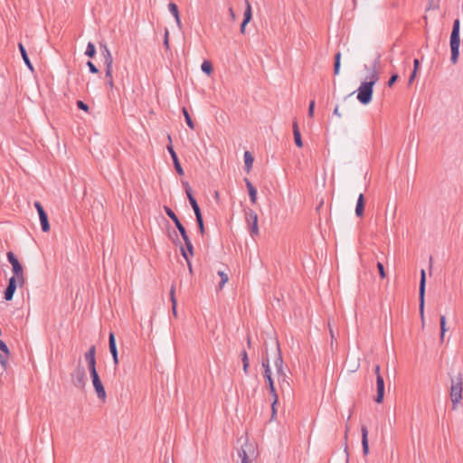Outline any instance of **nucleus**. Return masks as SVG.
<instances>
[{"label":"nucleus","mask_w":463,"mask_h":463,"mask_svg":"<svg viewBox=\"0 0 463 463\" xmlns=\"http://www.w3.org/2000/svg\"><path fill=\"white\" fill-rule=\"evenodd\" d=\"M451 385L449 396L453 406L455 407L458 403L460 402L462 399V391H463V377L462 373H458L456 376L451 377Z\"/></svg>","instance_id":"f257e3e1"},{"label":"nucleus","mask_w":463,"mask_h":463,"mask_svg":"<svg viewBox=\"0 0 463 463\" xmlns=\"http://www.w3.org/2000/svg\"><path fill=\"white\" fill-rule=\"evenodd\" d=\"M6 257L7 260L12 265V271L14 273V277L17 278L19 286L23 287L25 283L23 265L20 263L14 253L12 251H8L6 253Z\"/></svg>","instance_id":"f03ea898"},{"label":"nucleus","mask_w":463,"mask_h":463,"mask_svg":"<svg viewBox=\"0 0 463 463\" xmlns=\"http://www.w3.org/2000/svg\"><path fill=\"white\" fill-rule=\"evenodd\" d=\"M373 87L371 83L363 81L357 90V99L363 105H368L373 99Z\"/></svg>","instance_id":"7ed1b4c3"},{"label":"nucleus","mask_w":463,"mask_h":463,"mask_svg":"<svg viewBox=\"0 0 463 463\" xmlns=\"http://www.w3.org/2000/svg\"><path fill=\"white\" fill-rule=\"evenodd\" d=\"M425 290H426V273L424 269L420 270V279L419 286V309L422 325H424V305H425Z\"/></svg>","instance_id":"20e7f679"},{"label":"nucleus","mask_w":463,"mask_h":463,"mask_svg":"<svg viewBox=\"0 0 463 463\" xmlns=\"http://www.w3.org/2000/svg\"><path fill=\"white\" fill-rule=\"evenodd\" d=\"M71 376V382L75 387L80 389L84 388L86 384V372L80 364H78Z\"/></svg>","instance_id":"39448f33"},{"label":"nucleus","mask_w":463,"mask_h":463,"mask_svg":"<svg viewBox=\"0 0 463 463\" xmlns=\"http://www.w3.org/2000/svg\"><path fill=\"white\" fill-rule=\"evenodd\" d=\"M245 219L248 223L250 235L256 236L259 234L258 227V215L255 211L248 209L245 211Z\"/></svg>","instance_id":"423d86ee"},{"label":"nucleus","mask_w":463,"mask_h":463,"mask_svg":"<svg viewBox=\"0 0 463 463\" xmlns=\"http://www.w3.org/2000/svg\"><path fill=\"white\" fill-rule=\"evenodd\" d=\"M90 378H91V381H92V384H93V387H94V390L97 393V396L99 400H101L102 402H105L106 400V391H105V388L103 386V383L100 380V377L98 373V372H91L90 373Z\"/></svg>","instance_id":"0eeeda50"},{"label":"nucleus","mask_w":463,"mask_h":463,"mask_svg":"<svg viewBox=\"0 0 463 463\" xmlns=\"http://www.w3.org/2000/svg\"><path fill=\"white\" fill-rule=\"evenodd\" d=\"M449 45L451 51L450 61L453 64H456L459 57L460 34H450Z\"/></svg>","instance_id":"6e6552de"},{"label":"nucleus","mask_w":463,"mask_h":463,"mask_svg":"<svg viewBox=\"0 0 463 463\" xmlns=\"http://www.w3.org/2000/svg\"><path fill=\"white\" fill-rule=\"evenodd\" d=\"M33 205L38 212L43 232H48L50 231L51 227H50L47 213L45 212V210L43 209V207L40 202L35 201Z\"/></svg>","instance_id":"1a4fd4ad"},{"label":"nucleus","mask_w":463,"mask_h":463,"mask_svg":"<svg viewBox=\"0 0 463 463\" xmlns=\"http://www.w3.org/2000/svg\"><path fill=\"white\" fill-rule=\"evenodd\" d=\"M85 361L88 363L89 372H96V347L91 345L84 354Z\"/></svg>","instance_id":"9d476101"},{"label":"nucleus","mask_w":463,"mask_h":463,"mask_svg":"<svg viewBox=\"0 0 463 463\" xmlns=\"http://www.w3.org/2000/svg\"><path fill=\"white\" fill-rule=\"evenodd\" d=\"M168 140L170 143H172V139H171V137L168 135ZM167 148V151L169 152L171 157H172V160H173V164H174V166H175V169L176 171V173L179 175H184V169L179 162V159H178V156L172 146V144H169L167 145L166 146Z\"/></svg>","instance_id":"9b49d317"},{"label":"nucleus","mask_w":463,"mask_h":463,"mask_svg":"<svg viewBox=\"0 0 463 463\" xmlns=\"http://www.w3.org/2000/svg\"><path fill=\"white\" fill-rule=\"evenodd\" d=\"M17 285H19L17 278L14 276L11 277L8 280V285L4 292V298L6 301H10L13 299Z\"/></svg>","instance_id":"f8f14e48"},{"label":"nucleus","mask_w":463,"mask_h":463,"mask_svg":"<svg viewBox=\"0 0 463 463\" xmlns=\"http://www.w3.org/2000/svg\"><path fill=\"white\" fill-rule=\"evenodd\" d=\"M109 348L113 358V363L117 366L118 364V354L116 344V338L113 332L109 335Z\"/></svg>","instance_id":"ddd939ff"},{"label":"nucleus","mask_w":463,"mask_h":463,"mask_svg":"<svg viewBox=\"0 0 463 463\" xmlns=\"http://www.w3.org/2000/svg\"><path fill=\"white\" fill-rule=\"evenodd\" d=\"M376 389L377 394L374 398V402L382 403L384 398V380L381 374H378L376 378Z\"/></svg>","instance_id":"4468645a"},{"label":"nucleus","mask_w":463,"mask_h":463,"mask_svg":"<svg viewBox=\"0 0 463 463\" xmlns=\"http://www.w3.org/2000/svg\"><path fill=\"white\" fill-rule=\"evenodd\" d=\"M380 64V55L374 60L373 63V69L370 73V75L367 77L368 80H365L367 83H371V85L373 87L374 84L379 80V74L377 71V67Z\"/></svg>","instance_id":"2eb2a0df"},{"label":"nucleus","mask_w":463,"mask_h":463,"mask_svg":"<svg viewBox=\"0 0 463 463\" xmlns=\"http://www.w3.org/2000/svg\"><path fill=\"white\" fill-rule=\"evenodd\" d=\"M99 48L101 51V54L104 58L105 66L113 65V58H112L111 52H110L109 49L108 48L107 44L100 43Z\"/></svg>","instance_id":"dca6fc26"},{"label":"nucleus","mask_w":463,"mask_h":463,"mask_svg":"<svg viewBox=\"0 0 463 463\" xmlns=\"http://www.w3.org/2000/svg\"><path fill=\"white\" fill-rule=\"evenodd\" d=\"M18 48H19V51H20V53H21V56L23 58V61H24L26 67L31 71H34V68L29 59V56H28V53L26 52V49L24 47V45L22 43H18Z\"/></svg>","instance_id":"f3484780"},{"label":"nucleus","mask_w":463,"mask_h":463,"mask_svg":"<svg viewBox=\"0 0 463 463\" xmlns=\"http://www.w3.org/2000/svg\"><path fill=\"white\" fill-rule=\"evenodd\" d=\"M362 432V447L363 453L366 456L369 453V444H368V430L367 427L363 425L361 428Z\"/></svg>","instance_id":"a211bd4d"},{"label":"nucleus","mask_w":463,"mask_h":463,"mask_svg":"<svg viewBox=\"0 0 463 463\" xmlns=\"http://www.w3.org/2000/svg\"><path fill=\"white\" fill-rule=\"evenodd\" d=\"M293 128V136H294V141L298 147H303V141L301 137V133L298 125V122L295 120L292 124Z\"/></svg>","instance_id":"6ab92c4d"},{"label":"nucleus","mask_w":463,"mask_h":463,"mask_svg":"<svg viewBox=\"0 0 463 463\" xmlns=\"http://www.w3.org/2000/svg\"><path fill=\"white\" fill-rule=\"evenodd\" d=\"M365 199L364 194H360L356 202L355 214L357 217H362L364 213Z\"/></svg>","instance_id":"aec40b11"},{"label":"nucleus","mask_w":463,"mask_h":463,"mask_svg":"<svg viewBox=\"0 0 463 463\" xmlns=\"http://www.w3.org/2000/svg\"><path fill=\"white\" fill-rule=\"evenodd\" d=\"M244 182H245L246 187L249 192V196H250V202L252 203H256L257 189L255 188V186L251 184V182L248 178H244Z\"/></svg>","instance_id":"412c9836"},{"label":"nucleus","mask_w":463,"mask_h":463,"mask_svg":"<svg viewBox=\"0 0 463 463\" xmlns=\"http://www.w3.org/2000/svg\"><path fill=\"white\" fill-rule=\"evenodd\" d=\"M264 378L268 382V387H269L270 394L272 395L273 398H275V403H278L279 397H278V393H277V391L274 386V381L271 377V374H269V376H264Z\"/></svg>","instance_id":"4be33fe9"},{"label":"nucleus","mask_w":463,"mask_h":463,"mask_svg":"<svg viewBox=\"0 0 463 463\" xmlns=\"http://www.w3.org/2000/svg\"><path fill=\"white\" fill-rule=\"evenodd\" d=\"M254 157L250 151L244 153V169L247 173H250L252 168Z\"/></svg>","instance_id":"5701e85b"},{"label":"nucleus","mask_w":463,"mask_h":463,"mask_svg":"<svg viewBox=\"0 0 463 463\" xmlns=\"http://www.w3.org/2000/svg\"><path fill=\"white\" fill-rule=\"evenodd\" d=\"M245 5H246V8L244 11L242 21L244 22V24H248L252 19V9H251V5H250V3L249 2V0H245Z\"/></svg>","instance_id":"b1692460"},{"label":"nucleus","mask_w":463,"mask_h":463,"mask_svg":"<svg viewBox=\"0 0 463 463\" xmlns=\"http://www.w3.org/2000/svg\"><path fill=\"white\" fill-rule=\"evenodd\" d=\"M112 66H105V78L107 80V84L110 89L114 87L113 77H112Z\"/></svg>","instance_id":"393cba45"},{"label":"nucleus","mask_w":463,"mask_h":463,"mask_svg":"<svg viewBox=\"0 0 463 463\" xmlns=\"http://www.w3.org/2000/svg\"><path fill=\"white\" fill-rule=\"evenodd\" d=\"M175 285H172L171 287V289H170V300H171V303H172V310H173V314L175 317L177 316V312H176V298H175Z\"/></svg>","instance_id":"a878e982"},{"label":"nucleus","mask_w":463,"mask_h":463,"mask_svg":"<svg viewBox=\"0 0 463 463\" xmlns=\"http://www.w3.org/2000/svg\"><path fill=\"white\" fill-rule=\"evenodd\" d=\"M276 345H277V358L275 359V367L276 369L277 368H279V367H282L283 366V364H284V361H283V357H282V354H281V351H280V347H279V341H276Z\"/></svg>","instance_id":"bb28decb"},{"label":"nucleus","mask_w":463,"mask_h":463,"mask_svg":"<svg viewBox=\"0 0 463 463\" xmlns=\"http://www.w3.org/2000/svg\"><path fill=\"white\" fill-rule=\"evenodd\" d=\"M341 68V52H338L335 54L334 58V75H338Z\"/></svg>","instance_id":"cd10ccee"},{"label":"nucleus","mask_w":463,"mask_h":463,"mask_svg":"<svg viewBox=\"0 0 463 463\" xmlns=\"http://www.w3.org/2000/svg\"><path fill=\"white\" fill-rule=\"evenodd\" d=\"M240 355H241L242 365H243V372L247 374L248 369L250 366V363H249V357H248V354H247L246 350H242Z\"/></svg>","instance_id":"c85d7f7f"},{"label":"nucleus","mask_w":463,"mask_h":463,"mask_svg":"<svg viewBox=\"0 0 463 463\" xmlns=\"http://www.w3.org/2000/svg\"><path fill=\"white\" fill-rule=\"evenodd\" d=\"M439 324H440V341L443 342L445 333L448 331V328L446 326V324H447L446 317L444 315L440 316Z\"/></svg>","instance_id":"c756f323"},{"label":"nucleus","mask_w":463,"mask_h":463,"mask_svg":"<svg viewBox=\"0 0 463 463\" xmlns=\"http://www.w3.org/2000/svg\"><path fill=\"white\" fill-rule=\"evenodd\" d=\"M182 112H183V115H184V118H185V122H186L187 126H188L191 129H194V121L192 120L191 116H190V114H189V112H188L187 109L184 107V108L182 109Z\"/></svg>","instance_id":"7c9ffc66"},{"label":"nucleus","mask_w":463,"mask_h":463,"mask_svg":"<svg viewBox=\"0 0 463 463\" xmlns=\"http://www.w3.org/2000/svg\"><path fill=\"white\" fill-rule=\"evenodd\" d=\"M85 55H87L89 58H94L96 55V47L93 43L90 42L87 44V48L85 51Z\"/></svg>","instance_id":"2f4dec72"},{"label":"nucleus","mask_w":463,"mask_h":463,"mask_svg":"<svg viewBox=\"0 0 463 463\" xmlns=\"http://www.w3.org/2000/svg\"><path fill=\"white\" fill-rule=\"evenodd\" d=\"M175 225L176 227V229L178 230V232H180L183 240L188 238V234L186 232V230L184 228V226L182 224V222H180V220H178L177 222H175Z\"/></svg>","instance_id":"473e14b6"},{"label":"nucleus","mask_w":463,"mask_h":463,"mask_svg":"<svg viewBox=\"0 0 463 463\" xmlns=\"http://www.w3.org/2000/svg\"><path fill=\"white\" fill-rule=\"evenodd\" d=\"M201 69L207 75H210L213 71V64L209 61H204L202 63Z\"/></svg>","instance_id":"72a5a7b5"},{"label":"nucleus","mask_w":463,"mask_h":463,"mask_svg":"<svg viewBox=\"0 0 463 463\" xmlns=\"http://www.w3.org/2000/svg\"><path fill=\"white\" fill-rule=\"evenodd\" d=\"M184 245H185V248H184L185 250V251L187 252L188 256H193L194 255V246H193V243L190 240V238H186L184 240Z\"/></svg>","instance_id":"f704fd0d"},{"label":"nucleus","mask_w":463,"mask_h":463,"mask_svg":"<svg viewBox=\"0 0 463 463\" xmlns=\"http://www.w3.org/2000/svg\"><path fill=\"white\" fill-rule=\"evenodd\" d=\"M195 220H196L197 226H198L200 233L202 235H203L204 232H205V228H204L203 214L195 216Z\"/></svg>","instance_id":"c9c22d12"},{"label":"nucleus","mask_w":463,"mask_h":463,"mask_svg":"<svg viewBox=\"0 0 463 463\" xmlns=\"http://www.w3.org/2000/svg\"><path fill=\"white\" fill-rule=\"evenodd\" d=\"M262 367L264 370V376H269V374H271V370L269 366V360L268 357L263 358L262 360Z\"/></svg>","instance_id":"e433bc0d"},{"label":"nucleus","mask_w":463,"mask_h":463,"mask_svg":"<svg viewBox=\"0 0 463 463\" xmlns=\"http://www.w3.org/2000/svg\"><path fill=\"white\" fill-rule=\"evenodd\" d=\"M164 210H165L166 215L174 222V223L179 220L177 215L168 206H164Z\"/></svg>","instance_id":"4c0bfd02"},{"label":"nucleus","mask_w":463,"mask_h":463,"mask_svg":"<svg viewBox=\"0 0 463 463\" xmlns=\"http://www.w3.org/2000/svg\"><path fill=\"white\" fill-rule=\"evenodd\" d=\"M181 254L186 260L189 271H190V273H192L193 272L192 263H191L190 258H189L187 252L185 251V250L184 249V247H181Z\"/></svg>","instance_id":"58836bf2"},{"label":"nucleus","mask_w":463,"mask_h":463,"mask_svg":"<svg viewBox=\"0 0 463 463\" xmlns=\"http://www.w3.org/2000/svg\"><path fill=\"white\" fill-rule=\"evenodd\" d=\"M190 204H191V206H192V208H193V210L194 212L195 216H198V215L202 214L201 209L199 207V204H198L196 199L195 200H191Z\"/></svg>","instance_id":"ea45409f"},{"label":"nucleus","mask_w":463,"mask_h":463,"mask_svg":"<svg viewBox=\"0 0 463 463\" xmlns=\"http://www.w3.org/2000/svg\"><path fill=\"white\" fill-rule=\"evenodd\" d=\"M169 12L174 15V17L179 15V10L177 5L175 3H169L168 5Z\"/></svg>","instance_id":"a19ab883"},{"label":"nucleus","mask_w":463,"mask_h":463,"mask_svg":"<svg viewBox=\"0 0 463 463\" xmlns=\"http://www.w3.org/2000/svg\"><path fill=\"white\" fill-rule=\"evenodd\" d=\"M459 29H460V21L459 19H455L453 22V27L451 34H459Z\"/></svg>","instance_id":"79ce46f5"},{"label":"nucleus","mask_w":463,"mask_h":463,"mask_svg":"<svg viewBox=\"0 0 463 463\" xmlns=\"http://www.w3.org/2000/svg\"><path fill=\"white\" fill-rule=\"evenodd\" d=\"M218 275L221 278V282L219 287L222 288L223 285L228 281L229 278L228 275L224 271H218Z\"/></svg>","instance_id":"37998d69"},{"label":"nucleus","mask_w":463,"mask_h":463,"mask_svg":"<svg viewBox=\"0 0 463 463\" xmlns=\"http://www.w3.org/2000/svg\"><path fill=\"white\" fill-rule=\"evenodd\" d=\"M184 186H185V194L187 195V198L189 200V203L191 202V200H195L194 194H193V191H192V188L190 187L189 184L188 183H185L184 184Z\"/></svg>","instance_id":"c03bdc74"},{"label":"nucleus","mask_w":463,"mask_h":463,"mask_svg":"<svg viewBox=\"0 0 463 463\" xmlns=\"http://www.w3.org/2000/svg\"><path fill=\"white\" fill-rule=\"evenodd\" d=\"M377 269H378V272H379V275H380L381 279H385L386 278V272H385V269H384V266L380 261L377 262Z\"/></svg>","instance_id":"a18cd8bd"},{"label":"nucleus","mask_w":463,"mask_h":463,"mask_svg":"<svg viewBox=\"0 0 463 463\" xmlns=\"http://www.w3.org/2000/svg\"><path fill=\"white\" fill-rule=\"evenodd\" d=\"M87 66L91 73L97 74L99 72V69L96 67V65L92 61H87Z\"/></svg>","instance_id":"49530a36"},{"label":"nucleus","mask_w":463,"mask_h":463,"mask_svg":"<svg viewBox=\"0 0 463 463\" xmlns=\"http://www.w3.org/2000/svg\"><path fill=\"white\" fill-rule=\"evenodd\" d=\"M76 105H77V108H78L79 109H81V110H83V111H85V112H88V111H89V106H88V104H86L84 101H82V100H77Z\"/></svg>","instance_id":"de8ad7c7"},{"label":"nucleus","mask_w":463,"mask_h":463,"mask_svg":"<svg viewBox=\"0 0 463 463\" xmlns=\"http://www.w3.org/2000/svg\"><path fill=\"white\" fill-rule=\"evenodd\" d=\"M0 350L6 355H10V351L7 345L0 339Z\"/></svg>","instance_id":"09e8293b"},{"label":"nucleus","mask_w":463,"mask_h":463,"mask_svg":"<svg viewBox=\"0 0 463 463\" xmlns=\"http://www.w3.org/2000/svg\"><path fill=\"white\" fill-rule=\"evenodd\" d=\"M164 45L167 50H169V32L167 28L165 29Z\"/></svg>","instance_id":"8fccbe9b"},{"label":"nucleus","mask_w":463,"mask_h":463,"mask_svg":"<svg viewBox=\"0 0 463 463\" xmlns=\"http://www.w3.org/2000/svg\"><path fill=\"white\" fill-rule=\"evenodd\" d=\"M239 456L241 458V463H250L249 458L244 449L240 450Z\"/></svg>","instance_id":"3c124183"},{"label":"nucleus","mask_w":463,"mask_h":463,"mask_svg":"<svg viewBox=\"0 0 463 463\" xmlns=\"http://www.w3.org/2000/svg\"><path fill=\"white\" fill-rule=\"evenodd\" d=\"M9 355H6V354H0V364L1 365L3 366L4 369L6 368V365H7V358H8Z\"/></svg>","instance_id":"603ef678"},{"label":"nucleus","mask_w":463,"mask_h":463,"mask_svg":"<svg viewBox=\"0 0 463 463\" xmlns=\"http://www.w3.org/2000/svg\"><path fill=\"white\" fill-rule=\"evenodd\" d=\"M398 78H399L398 74H396V73L392 74L387 82L388 87L391 88L397 81Z\"/></svg>","instance_id":"864d4df0"},{"label":"nucleus","mask_w":463,"mask_h":463,"mask_svg":"<svg viewBox=\"0 0 463 463\" xmlns=\"http://www.w3.org/2000/svg\"><path fill=\"white\" fill-rule=\"evenodd\" d=\"M314 111H315V100H311L309 102V106H308V116L310 118L314 117Z\"/></svg>","instance_id":"5fc2aeb1"},{"label":"nucleus","mask_w":463,"mask_h":463,"mask_svg":"<svg viewBox=\"0 0 463 463\" xmlns=\"http://www.w3.org/2000/svg\"><path fill=\"white\" fill-rule=\"evenodd\" d=\"M276 371H277V373H278L279 377L283 378V381H285L286 373L284 372L283 366L279 367V368H277Z\"/></svg>","instance_id":"6e6d98bb"},{"label":"nucleus","mask_w":463,"mask_h":463,"mask_svg":"<svg viewBox=\"0 0 463 463\" xmlns=\"http://www.w3.org/2000/svg\"><path fill=\"white\" fill-rule=\"evenodd\" d=\"M420 68V61L418 59H414L413 61V71L417 72Z\"/></svg>","instance_id":"4d7b16f0"},{"label":"nucleus","mask_w":463,"mask_h":463,"mask_svg":"<svg viewBox=\"0 0 463 463\" xmlns=\"http://www.w3.org/2000/svg\"><path fill=\"white\" fill-rule=\"evenodd\" d=\"M416 73L417 72L415 71H413L412 73L411 74V76L409 78V81H408L409 85H411L413 82V80H414V79L416 77Z\"/></svg>","instance_id":"13d9d810"},{"label":"nucleus","mask_w":463,"mask_h":463,"mask_svg":"<svg viewBox=\"0 0 463 463\" xmlns=\"http://www.w3.org/2000/svg\"><path fill=\"white\" fill-rule=\"evenodd\" d=\"M229 14H230V16H231L232 21H234L236 19V15H235V13H234L232 7L229 8Z\"/></svg>","instance_id":"bf43d9fd"},{"label":"nucleus","mask_w":463,"mask_h":463,"mask_svg":"<svg viewBox=\"0 0 463 463\" xmlns=\"http://www.w3.org/2000/svg\"><path fill=\"white\" fill-rule=\"evenodd\" d=\"M276 404H277V403H275V398H273V402H272V403H271V410H272V415H271V417H272V418H273V417L275 416V414H276V408H275Z\"/></svg>","instance_id":"052dcab7"},{"label":"nucleus","mask_w":463,"mask_h":463,"mask_svg":"<svg viewBox=\"0 0 463 463\" xmlns=\"http://www.w3.org/2000/svg\"><path fill=\"white\" fill-rule=\"evenodd\" d=\"M246 25L247 24H244V22L242 21L241 24V27H240L241 33H242V34L245 33Z\"/></svg>","instance_id":"680f3d73"},{"label":"nucleus","mask_w":463,"mask_h":463,"mask_svg":"<svg viewBox=\"0 0 463 463\" xmlns=\"http://www.w3.org/2000/svg\"><path fill=\"white\" fill-rule=\"evenodd\" d=\"M175 19L177 26L179 28H181L182 27V23H181V20H180V15L175 16Z\"/></svg>","instance_id":"e2e57ef3"},{"label":"nucleus","mask_w":463,"mask_h":463,"mask_svg":"<svg viewBox=\"0 0 463 463\" xmlns=\"http://www.w3.org/2000/svg\"><path fill=\"white\" fill-rule=\"evenodd\" d=\"M334 115L337 116V117H339V118L341 117V114H340V112H339V110H338V106H336V107L335 108V109H334Z\"/></svg>","instance_id":"0e129e2a"},{"label":"nucleus","mask_w":463,"mask_h":463,"mask_svg":"<svg viewBox=\"0 0 463 463\" xmlns=\"http://www.w3.org/2000/svg\"><path fill=\"white\" fill-rule=\"evenodd\" d=\"M374 373H375L376 376H377L378 374H381V373H380V365H379V364H376V365H375V367H374Z\"/></svg>","instance_id":"69168bd1"},{"label":"nucleus","mask_w":463,"mask_h":463,"mask_svg":"<svg viewBox=\"0 0 463 463\" xmlns=\"http://www.w3.org/2000/svg\"><path fill=\"white\" fill-rule=\"evenodd\" d=\"M250 344H251L250 338V336H248V338H247V345H248L249 347H250Z\"/></svg>","instance_id":"338daca9"},{"label":"nucleus","mask_w":463,"mask_h":463,"mask_svg":"<svg viewBox=\"0 0 463 463\" xmlns=\"http://www.w3.org/2000/svg\"><path fill=\"white\" fill-rule=\"evenodd\" d=\"M164 463H173V462H170L169 458H165Z\"/></svg>","instance_id":"774afa93"}]
</instances>
